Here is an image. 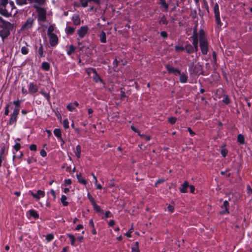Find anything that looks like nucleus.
I'll list each match as a JSON object with an SVG mask.
<instances>
[{
    "label": "nucleus",
    "mask_w": 252,
    "mask_h": 252,
    "mask_svg": "<svg viewBox=\"0 0 252 252\" xmlns=\"http://www.w3.org/2000/svg\"><path fill=\"white\" fill-rule=\"evenodd\" d=\"M222 101L225 104H229L230 103L231 100L227 94H224Z\"/></svg>",
    "instance_id": "obj_43"
},
{
    "label": "nucleus",
    "mask_w": 252,
    "mask_h": 252,
    "mask_svg": "<svg viewBox=\"0 0 252 252\" xmlns=\"http://www.w3.org/2000/svg\"><path fill=\"white\" fill-rule=\"evenodd\" d=\"M33 6L37 13L38 23L40 24L41 23L45 22L47 20V11L46 8L42 7V6H38L37 5H33Z\"/></svg>",
    "instance_id": "obj_1"
},
{
    "label": "nucleus",
    "mask_w": 252,
    "mask_h": 252,
    "mask_svg": "<svg viewBox=\"0 0 252 252\" xmlns=\"http://www.w3.org/2000/svg\"><path fill=\"white\" fill-rule=\"evenodd\" d=\"M67 237L69 238L70 240V244L72 246H75V242L76 241V238L74 237V236L70 233H67Z\"/></svg>",
    "instance_id": "obj_36"
},
{
    "label": "nucleus",
    "mask_w": 252,
    "mask_h": 252,
    "mask_svg": "<svg viewBox=\"0 0 252 252\" xmlns=\"http://www.w3.org/2000/svg\"><path fill=\"white\" fill-rule=\"evenodd\" d=\"M139 136L146 141H150L151 139V137L149 135H146L143 134H139Z\"/></svg>",
    "instance_id": "obj_47"
},
{
    "label": "nucleus",
    "mask_w": 252,
    "mask_h": 252,
    "mask_svg": "<svg viewBox=\"0 0 252 252\" xmlns=\"http://www.w3.org/2000/svg\"><path fill=\"white\" fill-rule=\"evenodd\" d=\"M165 68L169 74H173L175 76L179 75L181 74V70L178 68H176L169 64L165 65Z\"/></svg>",
    "instance_id": "obj_7"
},
{
    "label": "nucleus",
    "mask_w": 252,
    "mask_h": 252,
    "mask_svg": "<svg viewBox=\"0 0 252 252\" xmlns=\"http://www.w3.org/2000/svg\"><path fill=\"white\" fill-rule=\"evenodd\" d=\"M54 235L52 233H49L46 235V240L48 242L52 241L54 239Z\"/></svg>",
    "instance_id": "obj_45"
},
{
    "label": "nucleus",
    "mask_w": 252,
    "mask_h": 252,
    "mask_svg": "<svg viewBox=\"0 0 252 252\" xmlns=\"http://www.w3.org/2000/svg\"><path fill=\"white\" fill-rule=\"evenodd\" d=\"M30 149L31 151H35L37 150V146L35 144H31L30 146Z\"/></svg>",
    "instance_id": "obj_64"
},
{
    "label": "nucleus",
    "mask_w": 252,
    "mask_h": 252,
    "mask_svg": "<svg viewBox=\"0 0 252 252\" xmlns=\"http://www.w3.org/2000/svg\"><path fill=\"white\" fill-rule=\"evenodd\" d=\"M225 145L221 146L220 150V154L221 156L224 158L226 157L228 152V150L225 149Z\"/></svg>",
    "instance_id": "obj_35"
},
{
    "label": "nucleus",
    "mask_w": 252,
    "mask_h": 252,
    "mask_svg": "<svg viewBox=\"0 0 252 252\" xmlns=\"http://www.w3.org/2000/svg\"><path fill=\"white\" fill-rule=\"evenodd\" d=\"M21 53L23 55H27L29 53V49L25 46H23L21 48Z\"/></svg>",
    "instance_id": "obj_56"
},
{
    "label": "nucleus",
    "mask_w": 252,
    "mask_h": 252,
    "mask_svg": "<svg viewBox=\"0 0 252 252\" xmlns=\"http://www.w3.org/2000/svg\"><path fill=\"white\" fill-rule=\"evenodd\" d=\"M213 10L216 23L218 27H221L222 25V23L220 20L219 6L217 3L214 4Z\"/></svg>",
    "instance_id": "obj_4"
},
{
    "label": "nucleus",
    "mask_w": 252,
    "mask_h": 252,
    "mask_svg": "<svg viewBox=\"0 0 252 252\" xmlns=\"http://www.w3.org/2000/svg\"><path fill=\"white\" fill-rule=\"evenodd\" d=\"M29 3H34V5H37L38 6H44L45 5L46 0H28Z\"/></svg>",
    "instance_id": "obj_15"
},
{
    "label": "nucleus",
    "mask_w": 252,
    "mask_h": 252,
    "mask_svg": "<svg viewBox=\"0 0 252 252\" xmlns=\"http://www.w3.org/2000/svg\"><path fill=\"white\" fill-rule=\"evenodd\" d=\"M190 38L192 39V41L193 40H198L199 35L198 33L196 31V29L194 28L193 31V34L192 36L190 37Z\"/></svg>",
    "instance_id": "obj_32"
},
{
    "label": "nucleus",
    "mask_w": 252,
    "mask_h": 252,
    "mask_svg": "<svg viewBox=\"0 0 252 252\" xmlns=\"http://www.w3.org/2000/svg\"><path fill=\"white\" fill-rule=\"evenodd\" d=\"M63 127L65 129H67L69 128V121L67 119H65L63 120Z\"/></svg>",
    "instance_id": "obj_54"
},
{
    "label": "nucleus",
    "mask_w": 252,
    "mask_h": 252,
    "mask_svg": "<svg viewBox=\"0 0 252 252\" xmlns=\"http://www.w3.org/2000/svg\"><path fill=\"white\" fill-rule=\"evenodd\" d=\"M19 113L13 111L10 115V118L7 122V126L16 125Z\"/></svg>",
    "instance_id": "obj_5"
},
{
    "label": "nucleus",
    "mask_w": 252,
    "mask_h": 252,
    "mask_svg": "<svg viewBox=\"0 0 252 252\" xmlns=\"http://www.w3.org/2000/svg\"><path fill=\"white\" fill-rule=\"evenodd\" d=\"M76 49L75 46L71 44L69 45L68 49L67 51V54L68 56H71L72 54L74 53Z\"/></svg>",
    "instance_id": "obj_28"
},
{
    "label": "nucleus",
    "mask_w": 252,
    "mask_h": 252,
    "mask_svg": "<svg viewBox=\"0 0 252 252\" xmlns=\"http://www.w3.org/2000/svg\"><path fill=\"white\" fill-rule=\"evenodd\" d=\"M192 46L195 52L198 51V40L192 41Z\"/></svg>",
    "instance_id": "obj_46"
},
{
    "label": "nucleus",
    "mask_w": 252,
    "mask_h": 252,
    "mask_svg": "<svg viewBox=\"0 0 252 252\" xmlns=\"http://www.w3.org/2000/svg\"><path fill=\"white\" fill-rule=\"evenodd\" d=\"M54 31V26L53 25H50L48 29V31H47V35H51V34H54L53 32V31Z\"/></svg>",
    "instance_id": "obj_50"
},
{
    "label": "nucleus",
    "mask_w": 252,
    "mask_h": 252,
    "mask_svg": "<svg viewBox=\"0 0 252 252\" xmlns=\"http://www.w3.org/2000/svg\"><path fill=\"white\" fill-rule=\"evenodd\" d=\"M67 199V197L65 195H62L61 198V201L63 204V205L64 207L67 206L68 205V202L66 200Z\"/></svg>",
    "instance_id": "obj_37"
},
{
    "label": "nucleus",
    "mask_w": 252,
    "mask_h": 252,
    "mask_svg": "<svg viewBox=\"0 0 252 252\" xmlns=\"http://www.w3.org/2000/svg\"><path fill=\"white\" fill-rule=\"evenodd\" d=\"M12 103L14 105V108H13V111L19 113L21 105V100L18 99L17 100L13 101Z\"/></svg>",
    "instance_id": "obj_22"
},
{
    "label": "nucleus",
    "mask_w": 252,
    "mask_h": 252,
    "mask_svg": "<svg viewBox=\"0 0 252 252\" xmlns=\"http://www.w3.org/2000/svg\"><path fill=\"white\" fill-rule=\"evenodd\" d=\"M220 208L222 209H224L220 212L221 215H228L230 213L229 210V203L228 200H225Z\"/></svg>",
    "instance_id": "obj_9"
},
{
    "label": "nucleus",
    "mask_w": 252,
    "mask_h": 252,
    "mask_svg": "<svg viewBox=\"0 0 252 252\" xmlns=\"http://www.w3.org/2000/svg\"><path fill=\"white\" fill-rule=\"evenodd\" d=\"M21 147V146L20 144L19 143H17V142H16L13 146L14 149L17 152L20 149Z\"/></svg>",
    "instance_id": "obj_59"
},
{
    "label": "nucleus",
    "mask_w": 252,
    "mask_h": 252,
    "mask_svg": "<svg viewBox=\"0 0 252 252\" xmlns=\"http://www.w3.org/2000/svg\"><path fill=\"white\" fill-rule=\"evenodd\" d=\"M10 22L5 21L2 17H0V28H2Z\"/></svg>",
    "instance_id": "obj_41"
},
{
    "label": "nucleus",
    "mask_w": 252,
    "mask_h": 252,
    "mask_svg": "<svg viewBox=\"0 0 252 252\" xmlns=\"http://www.w3.org/2000/svg\"><path fill=\"white\" fill-rule=\"evenodd\" d=\"M76 178L78 182L83 185L86 186L87 184V181L82 177L81 173L76 174Z\"/></svg>",
    "instance_id": "obj_23"
},
{
    "label": "nucleus",
    "mask_w": 252,
    "mask_h": 252,
    "mask_svg": "<svg viewBox=\"0 0 252 252\" xmlns=\"http://www.w3.org/2000/svg\"><path fill=\"white\" fill-rule=\"evenodd\" d=\"M88 30L89 28L88 26H84L81 27L77 31L79 37L80 38H83V37H84L85 35L87 34Z\"/></svg>",
    "instance_id": "obj_12"
},
{
    "label": "nucleus",
    "mask_w": 252,
    "mask_h": 252,
    "mask_svg": "<svg viewBox=\"0 0 252 252\" xmlns=\"http://www.w3.org/2000/svg\"><path fill=\"white\" fill-rule=\"evenodd\" d=\"M199 46L202 54L204 55H207L208 52L209 46L208 40L200 41Z\"/></svg>",
    "instance_id": "obj_8"
},
{
    "label": "nucleus",
    "mask_w": 252,
    "mask_h": 252,
    "mask_svg": "<svg viewBox=\"0 0 252 252\" xmlns=\"http://www.w3.org/2000/svg\"><path fill=\"white\" fill-rule=\"evenodd\" d=\"M189 71L190 75L198 76L202 73V67L199 64L189 65Z\"/></svg>",
    "instance_id": "obj_3"
},
{
    "label": "nucleus",
    "mask_w": 252,
    "mask_h": 252,
    "mask_svg": "<svg viewBox=\"0 0 252 252\" xmlns=\"http://www.w3.org/2000/svg\"><path fill=\"white\" fill-rule=\"evenodd\" d=\"M16 2L17 5L22 6L29 3V1L28 0H16Z\"/></svg>",
    "instance_id": "obj_44"
},
{
    "label": "nucleus",
    "mask_w": 252,
    "mask_h": 252,
    "mask_svg": "<svg viewBox=\"0 0 252 252\" xmlns=\"http://www.w3.org/2000/svg\"><path fill=\"white\" fill-rule=\"evenodd\" d=\"M199 41H203L207 40V37L205 35V32L203 29H200L199 31Z\"/></svg>",
    "instance_id": "obj_21"
},
{
    "label": "nucleus",
    "mask_w": 252,
    "mask_h": 252,
    "mask_svg": "<svg viewBox=\"0 0 252 252\" xmlns=\"http://www.w3.org/2000/svg\"><path fill=\"white\" fill-rule=\"evenodd\" d=\"M159 24H163L165 25H167L168 24V21L167 20V18L165 15H163L160 18L159 20Z\"/></svg>",
    "instance_id": "obj_29"
},
{
    "label": "nucleus",
    "mask_w": 252,
    "mask_h": 252,
    "mask_svg": "<svg viewBox=\"0 0 252 252\" xmlns=\"http://www.w3.org/2000/svg\"><path fill=\"white\" fill-rule=\"evenodd\" d=\"M13 24L10 23L0 30V36L3 42L10 35V32L13 30Z\"/></svg>",
    "instance_id": "obj_2"
},
{
    "label": "nucleus",
    "mask_w": 252,
    "mask_h": 252,
    "mask_svg": "<svg viewBox=\"0 0 252 252\" xmlns=\"http://www.w3.org/2000/svg\"><path fill=\"white\" fill-rule=\"evenodd\" d=\"M38 53L39 55L40 58H42L44 56L43 52V46L41 43L40 44V47L38 50Z\"/></svg>",
    "instance_id": "obj_42"
},
{
    "label": "nucleus",
    "mask_w": 252,
    "mask_h": 252,
    "mask_svg": "<svg viewBox=\"0 0 252 252\" xmlns=\"http://www.w3.org/2000/svg\"><path fill=\"white\" fill-rule=\"evenodd\" d=\"M53 133L54 135L58 138V139L62 142L63 144H64L65 142L62 138V131L60 128L54 129Z\"/></svg>",
    "instance_id": "obj_16"
},
{
    "label": "nucleus",
    "mask_w": 252,
    "mask_h": 252,
    "mask_svg": "<svg viewBox=\"0 0 252 252\" xmlns=\"http://www.w3.org/2000/svg\"><path fill=\"white\" fill-rule=\"evenodd\" d=\"M30 194L36 200H39L41 197H43L45 195V192L43 190H38L36 193L32 191H30Z\"/></svg>",
    "instance_id": "obj_10"
},
{
    "label": "nucleus",
    "mask_w": 252,
    "mask_h": 252,
    "mask_svg": "<svg viewBox=\"0 0 252 252\" xmlns=\"http://www.w3.org/2000/svg\"><path fill=\"white\" fill-rule=\"evenodd\" d=\"M67 109L70 112H73L75 110V107L72 103H70L66 106Z\"/></svg>",
    "instance_id": "obj_52"
},
{
    "label": "nucleus",
    "mask_w": 252,
    "mask_h": 252,
    "mask_svg": "<svg viewBox=\"0 0 252 252\" xmlns=\"http://www.w3.org/2000/svg\"><path fill=\"white\" fill-rule=\"evenodd\" d=\"M34 23V19L32 17H29L25 23L21 28V31H26L31 29Z\"/></svg>",
    "instance_id": "obj_6"
},
{
    "label": "nucleus",
    "mask_w": 252,
    "mask_h": 252,
    "mask_svg": "<svg viewBox=\"0 0 252 252\" xmlns=\"http://www.w3.org/2000/svg\"><path fill=\"white\" fill-rule=\"evenodd\" d=\"M177 120V119L176 117H171L168 119V122L171 125H174L176 123Z\"/></svg>",
    "instance_id": "obj_49"
},
{
    "label": "nucleus",
    "mask_w": 252,
    "mask_h": 252,
    "mask_svg": "<svg viewBox=\"0 0 252 252\" xmlns=\"http://www.w3.org/2000/svg\"><path fill=\"white\" fill-rule=\"evenodd\" d=\"M81 2V6L83 7H86L88 5V2H90L89 0H79Z\"/></svg>",
    "instance_id": "obj_53"
},
{
    "label": "nucleus",
    "mask_w": 252,
    "mask_h": 252,
    "mask_svg": "<svg viewBox=\"0 0 252 252\" xmlns=\"http://www.w3.org/2000/svg\"><path fill=\"white\" fill-rule=\"evenodd\" d=\"M160 4V7H162V8H164V11L165 12H167L168 10V7H169V5L168 3H167L166 2V1L164 2H162V3Z\"/></svg>",
    "instance_id": "obj_48"
},
{
    "label": "nucleus",
    "mask_w": 252,
    "mask_h": 252,
    "mask_svg": "<svg viewBox=\"0 0 252 252\" xmlns=\"http://www.w3.org/2000/svg\"><path fill=\"white\" fill-rule=\"evenodd\" d=\"M29 92L31 94H33L38 92V87L36 84L31 82L28 86Z\"/></svg>",
    "instance_id": "obj_13"
},
{
    "label": "nucleus",
    "mask_w": 252,
    "mask_h": 252,
    "mask_svg": "<svg viewBox=\"0 0 252 252\" xmlns=\"http://www.w3.org/2000/svg\"><path fill=\"white\" fill-rule=\"evenodd\" d=\"M180 78H179V81L182 83H186L187 82L188 80V76L186 73H181L179 74Z\"/></svg>",
    "instance_id": "obj_24"
},
{
    "label": "nucleus",
    "mask_w": 252,
    "mask_h": 252,
    "mask_svg": "<svg viewBox=\"0 0 252 252\" xmlns=\"http://www.w3.org/2000/svg\"><path fill=\"white\" fill-rule=\"evenodd\" d=\"M73 152L75 154V156L77 158H81V147L80 145H78L76 146L75 148H73Z\"/></svg>",
    "instance_id": "obj_19"
},
{
    "label": "nucleus",
    "mask_w": 252,
    "mask_h": 252,
    "mask_svg": "<svg viewBox=\"0 0 252 252\" xmlns=\"http://www.w3.org/2000/svg\"><path fill=\"white\" fill-rule=\"evenodd\" d=\"M94 211H95L97 213H100L101 214L104 213V210L101 209L100 207L96 203L92 205Z\"/></svg>",
    "instance_id": "obj_30"
},
{
    "label": "nucleus",
    "mask_w": 252,
    "mask_h": 252,
    "mask_svg": "<svg viewBox=\"0 0 252 252\" xmlns=\"http://www.w3.org/2000/svg\"><path fill=\"white\" fill-rule=\"evenodd\" d=\"M203 4L208 12H209V8L206 0H203Z\"/></svg>",
    "instance_id": "obj_63"
},
{
    "label": "nucleus",
    "mask_w": 252,
    "mask_h": 252,
    "mask_svg": "<svg viewBox=\"0 0 252 252\" xmlns=\"http://www.w3.org/2000/svg\"><path fill=\"white\" fill-rule=\"evenodd\" d=\"M185 50H186V52L189 54H191L195 52L192 45L190 43H188L185 46Z\"/></svg>",
    "instance_id": "obj_20"
},
{
    "label": "nucleus",
    "mask_w": 252,
    "mask_h": 252,
    "mask_svg": "<svg viewBox=\"0 0 252 252\" xmlns=\"http://www.w3.org/2000/svg\"><path fill=\"white\" fill-rule=\"evenodd\" d=\"M50 65L47 62H43L41 64V68L45 71H48L50 69Z\"/></svg>",
    "instance_id": "obj_31"
},
{
    "label": "nucleus",
    "mask_w": 252,
    "mask_h": 252,
    "mask_svg": "<svg viewBox=\"0 0 252 252\" xmlns=\"http://www.w3.org/2000/svg\"><path fill=\"white\" fill-rule=\"evenodd\" d=\"M167 209L169 212L170 213H173L174 211V207L173 205H172L171 204H169L167 206Z\"/></svg>",
    "instance_id": "obj_62"
},
{
    "label": "nucleus",
    "mask_w": 252,
    "mask_h": 252,
    "mask_svg": "<svg viewBox=\"0 0 252 252\" xmlns=\"http://www.w3.org/2000/svg\"><path fill=\"white\" fill-rule=\"evenodd\" d=\"M113 216V215L112 214V213H111L110 211H107L105 212V216L104 217H103L102 218V219L103 220H104L106 218H111Z\"/></svg>",
    "instance_id": "obj_55"
},
{
    "label": "nucleus",
    "mask_w": 252,
    "mask_h": 252,
    "mask_svg": "<svg viewBox=\"0 0 252 252\" xmlns=\"http://www.w3.org/2000/svg\"><path fill=\"white\" fill-rule=\"evenodd\" d=\"M120 94V99L121 100H124V98L127 97L125 93V89L124 88H121Z\"/></svg>",
    "instance_id": "obj_40"
},
{
    "label": "nucleus",
    "mask_w": 252,
    "mask_h": 252,
    "mask_svg": "<svg viewBox=\"0 0 252 252\" xmlns=\"http://www.w3.org/2000/svg\"><path fill=\"white\" fill-rule=\"evenodd\" d=\"M189 187L188 181H185L179 188V190L181 193H187L188 192L187 189Z\"/></svg>",
    "instance_id": "obj_18"
},
{
    "label": "nucleus",
    "mask_w": 252,
    "mask_h": 252,
    "mask_svg": "<svg viewBox=\"0 0 252 252\" xmlns=\"http://www.w3.org/2000/svg\"><path fill=\"white\" fill-rule=\"evenodd\" d=\"M12 103L11 102H10L6 104L5 107H4V114L5 116H8L9 114V108L11 105V104Z\"/></svg>",
    "instance_id": "obj_38"
},
{
    "label": "nucleus",
    "mask_w": 252,
    "mask_h": 252,
    "mask_svg": "<svg viewBox=\"0 0 252 252\" xmlns=\"http://www.w3.org/2000/svg\"><path fill=\"white\" fill-rule=\"evenodd\" d=\"M237 141L241 144H244L245 143V138L244 135L242 134H239L237 136Z\"/></svg>",
    "instance_id": "obj_39"
},
{
    "label": "nucleus",
    "mask_w": 252,
    "mask_h": 252,
    "mask_svg": "<svg viewBox=\"0 0 252 252\" xmlns=\"http://www.w3.org/2000/svg\"><path fill=\"white\" fill-rule=\"evenodd\" d=\"M99 39L101 43H105L107 42L106 33L104 31H102L99 35Z\"/></svg>",
    "instance_id": "obj_25"
},
{
    "label": "nucleus",
    "mask_w": 252,
    "mask_h": 252,
    "mask_svg": "<svg viewBox=\"0 0 252 252\" xmlns=\"http://www.w3.org/2000/svg\"><path fill=\"white\" fill-rule=\"evenodd\" d=\"M160 35L164 39H166L168 37V34L165 31L161 32Z\"/></svg>",
    "instance_id": "obj_58"
},
{
    "label": "nucleus",
    "mask_w": 252,
    "mask_h": 252,
    "mask_svg": "<svg viewBox=\"0 0 252 252\" xmlns=\"http://www.w3.org/2000/svg\"><path fill=\"white\" fill-rule=\"evenodd\" d=\"M130 128L132 131L137 133L138 135H139V134H141L140 131L137 128H136L134 126L131 125L130 126Z\"/></svg>",
    "instance_id": "obj_61"
},
{
    "label": "nucleus",
    "mask_w": 252,
    "mask_h": 252,
    "mask_svg": "<svg viewBox=\"0 0 252 252\" xmlns=\"http://www.w3.org/2000/svg\"><path fill=\"white\" fill-rule=\"evenodd\" d=\"M72 21L75 25H79L80 24V19L78 15H73L72 16Z\"/></svg>",
    "instance_id": "obj_27"
},
{
    "label": "nucleus",
    "mask_w": 252,
    "mask_h": 252,
    "mask_svg": "<svg viewBox=\"0 0 252 252\" xmlns=\"http://www.w3.org/2000/svg\"><path fill=\"white\" fill-rule=\"evenodd\" d=\"M8 2V0H1L0 6L6 7Z\"/></svg>",
    "instance_id": "obj_60"
},
{
    "label": "nucleus",
    "mask_w": 252,
    "mask_h": 252,
    "mask_svg": "<svg viewBox=\"0 0 252 252\" xmlns=\"http://www.w3.org/2000/svg\"><path fill=\"white\" fill-rule=\"evenodd\" d=\"M91 70L92 71L93 73L94 74V76H93V79L94 81L96 83L98 82L99 81L100 82H102V79L100 78L99 75L97 74L96 69L94 68H91Z\"/></svg>",
    "instance_id": "obj_14"
},
{
    "label": "nucleus",
    "mask_w": 252,
    "mask_h": 252,
    "mask_svg": "<svg viewBox=\"0 0 252 252\" xmlns=\"http://www.w3.org/2000/svg\"><path fill=\"white\" fill-rule=\"evenodd\" d=\"M29 214L30 216L33 217L35 219H38L39 216L37 212L33 209H31L29 210Z\"/></svg>",
    "instance_id": "obj_26"
},
{
    "label": "nucleus",
    "mask_w": 252,
    "mask_h": 252,
    "mask_svg": "<svg viewBox=\"0 0 252 252\" xmlns=\"http://www.w3.org/2000/svg\"><path fill=\"white\" fill-rule=\"evenodd\" d=\"M87 197L92 205H93L94 204L96 203L94 198L92 196V195L90 193H88L87 194Z\"/></svg>",
    "instance_id": "obj_51"
},
{
    "label": "nucleus",
    "mask_w": 252,
    "mask_h": 252,
    "mask_svg": "<svg viewBox=\"0 0 252 252\" xmlns=\"http://www.w3.org/2000/svg\"><path fill=\"white\" fill-rule=\"evenodd\" d=\"M49 38V43L51 46L55 47L59 43V38L56 34L48 35Z\"/></svg>",
    "instance_id": "obj_11"
},
{
    "label": "nucleus",
    "mask_w": 252,
    "mask_h": 252,
    "mask_svg": "<svg viewBox=\"0 0 252 252\" xmlns=\"http://www.w3.org/2000/svg\"><path fill=\"white\" fill-rule=\"evenodd\" d=\"M175 50L176 52H178L179 51H183L185 50V47L180 46H175Z\"/></svg>",
    "instance_id": "obj_57"
},
{
    "label": "nucleus",
    "mask_w": 252,
    "mask_h": 252,
    "mask_svg": "<svg viewBox=\"0 0 252 252\" xmlns=\"http://www.w3.org/2000/svg\"><path fill=\"white\" fill-rule=\"evenodd\" d=\"M74 31L75 28L70 26H67L65 29L66 33L68 35H72Z\"/></svg>",
    "instance_id": "obj_33"
},
{
    "label": "nucleus",
    "mask_w": 252,
    "mask_h": 252,
    "mask_svg": "<svg viewBox=\"0 0 252 252\" xmlns=\"http://www.w3.org/2000/svg\"><path fill=\"white\" fill-rule=\"evenodd\" d=\"M5 7L0 6V14L5 17H9L11 16V12H9Z\"/></svg>",
    "instance_id": "obj_17"
},
{
    "label": "nucleus",
    "mask_w": 252,
    "mask_h": 252,
    "mask_svg": "<svg viewBox=\"0 0 252 252\" xmlns=\"http://www.w3.org/2000/svg\"><path fill=\"white\" fill-rule=\"evenodd\" d=\"M40 93L44 96L48 101L50 100V95L49 93L46 92L43 89L40 91Z\"/></svg>",
    "instance_id": "obj_34"
}]
</instances>
